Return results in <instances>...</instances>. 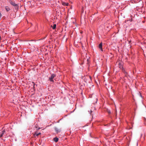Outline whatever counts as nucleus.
<instances>
[{"label":"nucleus","mask_w":146,"mask_h":146,"mask_svg":"<svg viewBox=\"0 0 146 146\" xmlns=\"http://www.w3.org/2000/svg\"><path fill=\"white\" fill-rule=\"evenodd\" d=\"M51 75L50 77H49L48 78L49 80L50 81V82H54V81L53 80V79L56 77V75L54 73L51 74Z\"/></svg>","instance_id":"obj_1"},{"label":"nucleus","mask_w":146,"mask_h":146,"mask_svg":"<svg viewBox=\"0 0 146 146\" xmlns=\"http://www.w3.org/2000/svg\"><path fill=\"white\" fill-rule=\"evenodd\" d=\"M10 4L13 6L15 7L16 8L18 9V5L17 4L15 3V2L12 1H10Z\"/></svg>","instance_id":"obj_2"},{"label":"nucleus","mask_w":146,"mask_h":146,"mask_svg":"<svg viewBox=\"0 0 146 146\" xmlns=\"http://www.w3.org/2000/svg\"><path fill=\"white\" fill-rule=\"evenodd\" d=\"M54 129L57 133L60 132L61 131V129L60 128H58L56 127H54Z\"/></svg>","instance_id":"obj_3"},{"label":"nucleus","mask_w":146,"mask_h":146,"mask_svg":"<svg viewBox=\"0 0 146 146\" xmlns=\"http://www.w3.org/2000/svg\"><path fill=\"white\" fill-rule=\"evenodd\" d=\"M119 68H120V69L121 70L122 72L125 73V74H127V72L125 71V70L123 68V66L122 65H121L120 66H119Z\"/></svg>","instance_id":"obj_4"},{"label":"nucleus","mask_w":146,"mask_h":146,"mask_svg":"<svg viewBox=\"0 0 146 146\" xmlns=\"http://www.w3.org/2000/svg\"><path fill=\"white\" fill-rule=\"evenodd\" d=\"M102 42H101L99 44V48H100V50L102 51H103V49L102 48Z\"/></svg>","instance_id":"obj_5"},{"label":"nucleus","mask_w":146,"mask_h":146,"mask_svg":"<svg viewBox=\"0 0 146 146\" xmlns=\"http://www.w3.org/2000/svg\"><path fill=\"white\" fill-rule=\"evenodd\" d=\"M40 134H41L40 133H38L37 131H35L34 135H35V136H38Z\"/></svg>","instance_id":"obj_6"},{"label":"nucleus","mask_w":146,"mask_h":146,"mask_svg":"<svg viewBox=\"0 0 146 146\" xmlns=\"http://www.w3.org/2000/svg\"><path fill=\"white\" fill-rule=\"evenodd\" d=\"M53 140L55 142H57L58 140V138L56 137L54 138Z\"/></svg>","instance_id":"obj_7"},{"label":"nucleus","mask_w":146,"mask_h":146,"mask_svg":"<svg viewBox=\"0 0 146 146\" xmlns=\"http://www.w3.org/2000/svg\"><path fill=\"white\" fill-rule=\"evenodd\" d=\"M62 4L64 6H68V3L65 2H63L62 3Z\"/></svg>","instance_id":"obj_8"},{"label":"nucleus","mask_w":146,"mask_h":146,"mask_svg":"<svg viewBox=\"0 0 146 146\" xmlns=\"http://www.w3.org/2000/svg\"><path fill=\"white\" fill-rule=\"evenodd\" d=\"M5 9L7 11H8L10 10V8L8 6L5 7Z\"/></svg>","instance_id":"obj_9"},{"label":"nucleus","mask_w":146,"mask_h":146,"mask_svg":"<svg viewBox=\"0 0 146 146\" xmlns=\"http://www.w3.org/2000/svg\"><path fill=\"white\" fill-rule=\"evenodd\" d=\"M5 133V130H3L1 132V134L2 135H3Z\"/></svg>","instance_id":"obj_10"},{"label":"nucleus","mask_w":146,"mask_h":146,"mask_svg":"<svg viewBox=\"0 0 146 146\" xmlns=\"http://www.w3.org/2000/svg\"><path fill=\"white\" fill-rule=\"evenodd\" d=\"M56 27V25L55 24H54L53 26L52 27V28L53 29H54Z\"/></svg>","instance_id":"obj_11"},{"label":"nucleus","mask_w":146,"mask_h":146,"mask_svg":"<svg viewBox=\"0 0 146 146\" xmlns=\"http://www.w3.org/2000/svg\"><path fill=\"white\" fill-rule=\"evenodd\" d=\"M35 128H36V130H38L39 129H40V128H38L37 127V125H36L35 126Z\"/></svg>","instance_id":"obj_12"},{"label":"nucleus","mask_w":146,"mask_h":146,"mask_svg":"<svg viewBox=\"0 0 146 146\" xmlns=\"http://www.w3.org/2000/svg\"><path fill=\"white\" fill-rule=\"evenodd\" d=\"M107 112L109 114L111 113V111L110 110H107Z\"/></svg>","instance_id":"obj_13"},{"label":"nucleus","mask_w":146,"mask_h":146,"mask_svg":"<svg viewBox=\"0 0 146 146\" xmlns=\"http://www.w3.org/2000/svg\"><path fill=\"white\" fill-rule=\"evenodd\" d=\"M33 88H34L35 84V83L33 82Z\"/></svg>","instance_id":"obj_14"},{"label":"nucleus","mask_w":146,"mask_h":146,"mask_svg":"<svg viewBox=\"0 0 146 146\" xmlns=\"http://www.w3.org/2000/svg\"><path fill=\"white\" fill-rule=\"evenodd\" d=\"M88 112H89V113H90L91 114V113L92 112V111L90 110V111H88Z\"/></svg>","instance_id":"obj_15"},{"label":"nucleus","mask_w":146,"mask_h":146,"mask_svg":"<svg viewBox=\"0 0 146 146\" xmlns=\"http://www.w3.org/2000/svg\"><path fill=\"white\" fill-rule=\"evenodd\" d=\"M3 135H2V134H1V135H0V137H3Z\"/></svg>","instance_id":"obj_16"},{"label":"nucleus","mask_w":146,"mask_h":146,"mask_svg":"<svg viewBox=\"0 0 146 146\" xmlns=\"http://www.w3.org/2000/svg\"><path fill=\"white\" fill-rule=\"evenodd\" d=\"M96 100H97V101H96V103L97 102V101H98V100L97 99H96Z\"/></svg>","instance_id":"obj_17"}]
</instances>
